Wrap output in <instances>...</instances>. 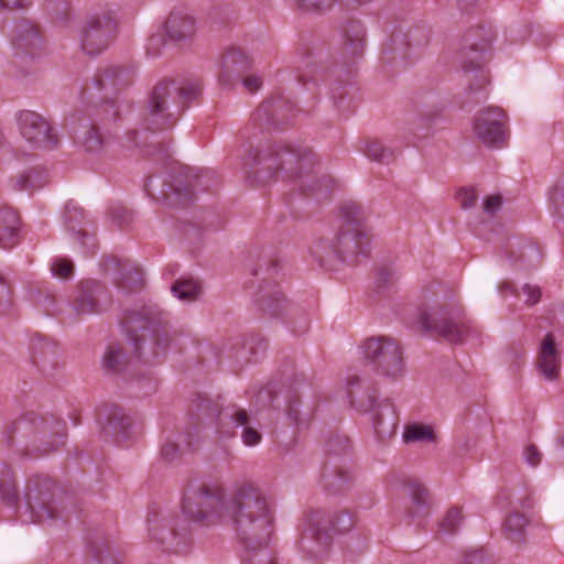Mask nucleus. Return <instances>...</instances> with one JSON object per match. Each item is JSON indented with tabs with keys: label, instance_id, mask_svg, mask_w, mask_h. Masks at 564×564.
Here are the masks:
<instances>
[{
	"label": "nucleus",
	"instance_id": "1",
	"mask_svg": "<svg viewBox=\"0 0 564 564\" xmlns=\"http://www.w3.org/2000/svg\"><path fill=\"white\" fill-rule=\"evenodd\" d=\"M183 513L193 521H224L229 517L239 538L252 547L267 545L272 535V516L263 494L253 485L245 484L232 503H227L219 490L200 487L186 495Z\"/></svg>",
	"mask_w": 564,
	"mask_h": 564
},
{
	"label": "nucleus",
	"instance_id": "2",
	"mask_svg": "<svg viewBox=\"0 0 564 564\" xmlns=\"http://www.w3.org/2000/svg\"><path fill=\"white\" fill-rule=\"evenodd\" d=\"M352 527L349 513L311 510L303 519L300 547L313 557L322 556L336 535L349 532Z\"/></svg>",
	"mask_w": 564,
	"mask_h": 564
},
{
	"label": "nucleus",
	"instance_id": "3",
	"mask_svg": "<svg viewBox=\"0 0 564 564\" xmlns=\"http://www.w3.org/2000/svg\"><path fill=\"white\" fill-rule=\"evenodd\" d=\"M200 86L196 82L176 87L173 82H162L156 85L149 100L151 122L158 128L170 127L181 110V104L196 98Z\"/></svg>",
	"mask_w": 564,
	"mask_h": 564
},
{
	"label": "nucleus",
	"instance_id": "4",
	"mask_svg": "<svg viewBox=\"0 0 564 564\" xmlns=\"http://www.w3.org/2000/svg\"><path fill=\"white\" fill-rule=\"evenodd\" d=\"M299 163V155L286 147H273L260 152L250 151L245 158V166L251 169L259 182L265 183L278 175L279 171L293 174V166Z\"/></svg>",
	"mask_w": 564,
	"mask_h": 564
},
{
	"label": "nucleus",
	"instance_id": "5",
	"mask_svg": "<svg viewBox=\"0 0 564 564\" xmlns=\"http://www.w3.org/2000/svg\"><path fill=\"white\" fill-rule=\"evenodd\" d=\"M362 352L379 375L398 379L404 373L401 349L393 339L370 338L364 343Z\"/></svg>",
	"mask_w": 564,
	"mask_h": 564
},
{
	"label": "nucleus",
	"instance_id": "6",
	"mask_svg": "<svg viewBox=\"0 0 564 564\" xmlns=\"http://www.w3.org/2000/svg\"><path fill=\"white\" fill-rule=\"evenodd\" d=\"M18 126L25 143V149L23 150L25 155H31L36 151L51 150L57 143V137L52 124L37 112L31 110L21 111L18 115Z\"/></svg>",
	"mask_w": 564,
	"mask_h": 564
},
{
	"label": "nucleus",
	"instance_id": "7",
	"mask_svg": "<svg viewBox=\"0 0 564 564\" xmlns=\"http://www.w3.org/2000/svg\"><path fill=\"white\" fill-rule=\"evenodd\" d=\"M507 115L498 107H486L479 110L473 121V134L484 145L501 148L506 143Z\"/></svg>",
	"mask_w": 564,
	"mask_h": 564
},
{
	"label": "nucleus",
	"instance_id": "8",
	"mask_svg": "<svg viewBox=\"0 0 564 564\" xmlns=\"http://www.w3.org/2000/svg\"><path fill=\"white\" fill-rule=\"evenodd\" d=\"M115 30L112 19L102 13L89 17L80 33V45L84 53L90 56L100 54L109 44Z\"/></svg>",
	"mask_w": 564,
	"mask_h": 564
},
{
	"label": "nucleus",
	"instance_id": "9",
	"mask_svg": "<svg viewBox=\"0 0 564 564\" xmlns=\"http://www.w3.org/2000/svg\"><path fill=\"white\" fill-rule=\"evenodd\" d=\"M419 323L425 329H435L447 341L453 344H462L480 335L479 328L470 319H442L436 322L432 314L423 312L420 314Z\"/></svg>",
	"mask_w": 564,
	"mask_h": 564
},
{
	"label": "nucleus",
	"instance_id": "10",
	"mask_svg": "<svg viewBox=\"0 0 564 564\" xmlns=\"http://www.w3.org/2000/svg\"><path fill=\"white\" fill-rule=\"evenodd\" d=\"M336 234L343 261L355 262L366 254L369 237L359 223L347 220Z\"/></svg>",
	"mask_w": 564,
	"mask_h": 564
},
{
	"label": "nucleus",
	"instance_id": "11",
	"mask_svg": "<svg viewBox=\"0 0 564 564\" xmlns=\"http://www.w3.org/2000/svg\"><path fill=\"white\" fill-rule=\"evenodd\" d=\"M484 36H469V45L462 53L460 64L466 70L479 68L489 57L491 52L492 33L489 30H482Z\"/></svg>",
	"mask_w": 564,
	"mask_h": 564
},
{
	"label": "nucleus",
	"instance_id": "12",
	"mask_svg": "<svg viewBox=\"0 0 564 564\" xmlns=\"http://www.w3.org/2000/svg\"><path fill=\"white\" fill-rule=\"evenodd\" d=\"M536 366L546 380H555L561 371V357L553 334L549 333L540 343Z\"/></svg>",
	"mask_w": 564,
	"mask_h": 564
},
{
	"label": "nucleus",
	"instance_id": "13",
	"mask_svg": "<svg viewBox=\"0 0 564 564\" xmlns=\"http://www.w3.org/2000/svg\"><path fill=\"white\" fill-rule=\"evenodd\" d=\"M312 258L321 265L332 269L343 261L336 232L322 236L313 241L310 247Z\"/></svg>",
	"mask_w": 564,
	"mask_h": 564
},
{
	"label": "nucleus",
	"instance_id": "14",
	"mask_svg": "<svg viewBox=\"0 0 564 564\" xmlns=\"http://www.w3.org/2000/svg\"><path fill=\"white\" fill-rule=\"evenodd\" d=\"M164 29L173 41L187 40L196 32V20L187 12L174 11L167 18Z\"/></svg>",
	"mask_w": 564,
	"mask_h": 564
},
{
	"label": "nucleus",
	"instance_id": "15",
	"mask_svg": "<svg viewBox=\"0 0 564 564\" xmlns=\"http://www.w3.org/2000/svg\"><path fill=\"white\" fill-rule=\"evenodd\" d=\"M249 66L248 55L240 48L228 50L221 61L219 80L228 84L234 74Z\"/></svg>",
	"mask_w": 564,
	"mask_h": 564
},
{
	"label": "nucleus",
	"instance_id": "16",
	"mask_svg": "<svg viewBox=\"0 0 564 564\" xmlns=\"http://www.w3.org/2000/svg\"><path fill=\"white\" fill-rule=\"evenodd\" d=\"M19 217L10 208L0 210V247L10 249L18 242Z\"/></svg>",
	"mask_w": 564,
	"mask_h": 564
},
{
	"label": "nucleus",
	"instance_id": "17",
	"mask_svg": "<svg viewBox=\"0 0 564 564\" xmlns=\"http://www.w3.org/2000/svg\"><path fill=\"white\" fill-rule=\"evenodd\" d=\"M162 312L155 305L142 307L140 312H133L127 319L128 323L133 324L135 328H154L155 325L161 323Z\"/></svg>",
	"mask_w": 564,
	"mask_h": 564
},
{
	"label": "nucleus",
	"instance_id": "18",
	"mask_svg": "<svg viewBox=\"0 0 564 564\" xmlns=\"http://www.w3.org/2000/svg\"><path fill=\"white\" fill-rule=\"evenodd\" d=\"M527 524L528 520L522 513H509L503 525V534L506 539L512 543H521L523 541V531Z\"/></svg>",
	"mask_w": 564,
	"mask_h": 564
},
{
	"label": "nucleus",
	"instance_id": "19",
	"mask_svg": "<svg viewBox=\"0 0 564 564\" xmlns=\"http://www.w3.org/2000/svg\"><path fill=\"white\" fill-rule=\"evenodd\" d=\"M24 33L25 34L20 35L14 43L15 53L20 56L28 54L33 55L34 51L41 43V39L37 32L31 25L24 26Z\"/></svg>",
	"mask_w": 564,
	"mask_h": 564
},
{
	"label": "nucleus",
	"instance_id": "20",
	"mask_svg": "<svg viewBox=\"0 0 564 564\" xmlns=\"http://www.w3.org/2000/svg\"><path fill=\"white\" fill-rule=\"evenodd\" d=\"M232 420L238 426H245L241 434V438L245 445L256 446L260 443L261 434L257 430L248 425L249 417L246 411H237L232 415Z\"/></svg>",
	"mask_w": 564,
	"mask_h": 564
},
{
	"label": "nucleus",
	"instance_id": "21",
	"mask_svg": "<svg viewBox=\"0 0 564 564\" xmlns=\"http://www.w3.org/2000/svg\"><path fill=\"white\" fill-rule=\"evenodd\" d=\"M362 152L367 158L380 163H388L394 158V152L386 148L382 142L378 140H369L365 142Z\"/></svg>",
	"mask_w": 564,
	"mask_h": 564
},
{
	"label": "nucleus",
	"instance_id": "22",
	"mask_svg": "<svg viewBox=\"0 0 564 564\" xmlns=\"http://www.w3.org/2000/svg\"><path fill=\"white\" fill-rule=\"evenodd\" d=\"M172 292L181 301H194L197 299L200 288L193 279H182L173 284Z\"/></svg>",
	"mask_w": 564,
	"mask_h": 564
},
{
	"label": "nucleus",
	"instance_id": "23",
	"mask_svg": "<svg viewBox=\"0 0 564 564\" xmlns=\"http://www.w3.org/2000/svg\"><path fill=\"white\" fill-rule=\"evenodd\" d=\"M405 488L408 495L411 497L412 502L416 508L414 512L419 513L420 509L427 506L430 502V496L426 487L419 480H409Z\"/></svg>",
	"mask_w": 564,
	"mask_h": 564
},
{
	"label": "nucleus",
	"instance_id": "24",
	"mask_svg": "<svg viewBox=\"0 0 564 564\" xmlns=\"http://www.w3.org/2000/svg\"><path fill=\"white\" fill-rule=\"evenodd\" d=\"M403 437L406 442H434L435 434L429 425L412 424L406 426Z\"/></svg>",
	"mask_w": 564,
	"mask_h": 564
},
{
	"label": "nucleus",
	"instance_id": "25",
	"mask_svg": "<svg viewBox=\"0 0 564 564\" xmlns=\"http://www.w3.org/2000/svg\"><path fill=\"white\" fill-rule=\"evenodd\" d=\"M368 411L372 415L373 424L379 427L383 424L384 420L388 419L393 424L394 412L391 404L388 401H371Z\"/></svg>",
	"mask_w": 564,
	"mask_h": 564
},
{
	"label": "nucleus",
	"instance_id": "26",
	"mask_svg": "<svg viewBox=\"0 0 564 564\" xmlns=\"http://www.w3.org/2000/svg\"><path fill=\"white\" fill-rule=\"evenodd\" d=\"M463 523V514L460 509L453 507L451 508L441 519L440 529L445 533L455 532Z\"/></svg>",
	"mask_w": 564,
	"mask_h": 564
},
{
	"label": "nucleus",
	"instance_id": "27",
	"mask_svg": "<svg viewBox=\"0 0 564 564\" xmlns=\"http://www.w3.org/2000/svg\"><path fill=\"white\" fill-rule=\"evenodd\" d=\"M75 310L78 314H93L98 312L97 297L93 292L83 291L79 293L76 302Z\"/></svg>",
	"mask_w": 564,
	"mask_h": 564
},
{
	"label": "nucleus",
	"instance_id": "28",
	"mask_svg": "<svg viewBox=\"0 0 564 564\" xmlns=\"http://www.w3.org/2000/svg\"><path fill=\"white\" fill-rule=\"evenodd\" d=\"M124 361V354L117 346H110L104 356V366L109 370H119Z\"/></svg>",
	"mask_w": 564,
	"mask_h": 564
},
{
	"label": "nucleus",
	"instance_id": "29",
	"mask_svg": "<svg viewBox=\"0 0 564 564\" xmlns=\"http://www.w3.org/2000/svg\"><path fill=\"white\" fill-rule=\"evenodd\" d=\"M296 6L305 11L322 12L330 9L338 0H294Z\"/></svg>",
	"mask_w": 564,
	"mask_h": 564
},
{
	"label": "nucleus",
	"instance_id": "30",
	"mask_svg": "<svg viewBox=\"0 0 564 564\" xmlns=\"http://www.w3.org/2000/svg\"><path fill=\"white\" fill-rule=\"evenodd\" d=\"M51 270L53 275L67 280L73 273V263L65 258H55L52 262Z\"/></svg>",
	"mask_w": 564,
	"mask_h": 564
},
{
	"label": "nucleus",
	"instance_id": "31",
	"mask_svg": "<svg viewBox=\"0 0 564 564\" xmlns=\"http://www.w3.org/2000/svg\"><path fill=\"white\" fill-rule=\"evenodd\" d=\"M354 35H348L347 50L352 54H358L362 51L365 41V30L361 26H354Z\"/></svg>",
	"mask_w": 564,
	"mask_h": 564
},
{
	"label": "nucleus",
	"instance_id": "32",
	"mask_svg": "<svg viewBox=\"0 0 564 564\" xmlns=\"http://www.w3.org/2000/svg\"><path fill=\"white\" fill-rule=\"evenodd\" d=\"M457 200L464 209L470 208L476 204L477 195L471 188H464L458 192Z\"/></svg>",
	"mask_w": 564,
	"mask_h": 564
},
{
	"label": "nucleus",
	"instance_id": "33",
	"mask_svg": "<svg viewBox=\"0 0 564 564\" xmlns=\"http://www.w3.org/2000/svg\"><path fill=\"white\" fill-rule=\"evenodd\" d=\"M85 147L88 151H98L101 147V135L98 129H91L85 140Z\"/></svg>",
	"mask_w": 564,
	"mask_h": 564
},
{
	"label": "nucleus",
	"instance_id": "34",
	"mask_svg": "<svg viewBox=\"0 0 564 564\" xmlns=\"http://www.w3.org/2000/svg\"><path fill=\"white\" fill-rule=\"evenodd\" d=\"M130 282L135 285H141L143 283L142 273L139 270L129 271V273L124 275L123 281L119 283V286L124 291H132V288L128 286Z\"/></svg>",
	"mask_w": 564,
	"mask_h": 564
},
{
	"label": "nucleus",
	"instance_id": "35",
	"mask_svg": "<svg viewBox=\"0 0 564 564\" xmlns=\"http://www.w3.org/2000/svg\"><path fill=\"white\" fill-rule=\"evenodd\" d=\"M181 449L178 445L172 441H167L162 447V456L165 460L173 462L180 456Z\"/></svg>",
	"mask_w": 564,
	"mask_h": 564
},
{
	"label": "nucleus",
	"instance_id": "36",
	"mask_svg": "<svg viewBox=\"0 0 564 564\" xmlns=\"http://www.w3.org/2000/svg\"><path fill=\"white\" fill-rule=\"evenodd\" d=\"M523 455L525 462L533 467L538 466L542 458L541 452L533 445L527 446Z\"/></svg>",
	"mask_w": 564,
	"mask_h": 564
},
{
	"label": "nucleus",
	"instance_id": "37",
	"mask_svg": "<svg viewBox=\"0 0 564 564\" xmlns=\"http://www.w3.org/2000/svg\"><path fill=\"white\" fill-rule=\"evenodd\" d=\"M523 292L527 295L525 302L530 305H533L540 301L541 290L536 285L525 284L523 285Z\"/></svg>",
	"mask_w": 564,
	"mask_h": 564
},
{
	"label": "nucleus",
	"instance_id": "38",
	"mask_svg": "<svg viewBox=\"0 0 564 564\" xmlns=\"http://www.w3.org/2000/svg\"><path fill=\"white\" fill-rule=\"evenodd\" d=\"M284 302L285 301L281 292H274L272 299H270L264 305L273 315H278L280 314V310Z\"/></svg>",
	"mask_w": 564,
	"mask_h": 564
},
{
	"label": "nucleus",
	"instance_id": "39",
	"mask_svg": "<svg viewBox=\"0 0 564 564\" xmlns=\"http://www.w3.org/2000/svg\"><path fill=\"white\" fill-rule=\"evenodd\" d=\"M261 86H262V78L259 75H254V74L248 75L243 79V87L249 93H257L261 88Z\"/></svg>",
	"mask_w": 564,
	"mask_h": 564
},
{
	"label": "nucleus",
	"instance_id": "40",
	"mask_svg": "<svg viewBox=\"0 0 564 564\" xmlns=\"http://www.w3.org/2000/svg\"><path fill=\"white\" fill-rule=\"evenodd\" d=\"M501 206V197L498 195H491L484 202V209L488 214H495Z\"/></svg>",
	"mask_w": 564,
	"mask_h": 564
},
{
	"label": "nucleus",
	"instance_id": "41",
	"mask_svg": "<svg viewBox=\"0 0 564 564\" xmlns=\"http://www.w3.org/2000/svg\"><path fill=\"white\" fill-rule=\"evenodd\" d=\"M163 45V37L161 34H153L149 39L147 50L152 55L160 53V47Z\"/></svg>",
	"mask_w": 564,
	"mask_h": 564
},
{
	"label": "nucleus",
	"instance_id": "42",
	"mask_svg": "<svg viewBox=\"0 0 564 564\" xmlns=\"http://www.w3.org/2000/svg\"><path fill=\"white\" fill-rule=\"evenodd\" d=\"M30 2L31 0H0V10L24 8Z\"/></svg>",
	"mask_w": 564,
	"mask_h": 564
},
{
	"label": "nucleus",
	"instance_id": "43",
	"mask_svg": "<svg viewBox=\"0 0 564 564\" xmlns=\"http://www.w3.org/2000/svg\"><path fill=\"white\" fill-rule=\"evenodd\" d=\"M484 554L481 551L475 550L466 554L463 564H484Z\"/></svg>",
	"mask_w": 564,
	"mask_h": 564
},
{
	"label": "nucleus",
	"instance_id": "44",
	"mask_svg": "<svg viewBox=\"0 0 564 564\" xmlns=\"http://www.w3.org/2000/svg\"><path fill=\"white\" fill-rule=\"evenodd\" d=\"M118 73H122L121 68H119V67H112V68H109V69L105 70L106 77H109V78H112V77L115 78ZM115 82L116 80L113 79V83Z\"/></svg>",
	"mask_w": 564,
	"mask_h": 564
},
{
	"label": "nucleus",
	"instance_id": "45",
	"mask_svg": "<svg viewBox=\"0 0 564 564\" xmlns=\"http://www.w3.org/2000/svg\"><path fill=\"white\" fill-rule=\"evenodd\" d=\"M481 82H482V84L480 85L479 88H482L485 86V84L488 82L487 76L485 74H481ZM476 94H480V97L477 98V101H479L480 99L485 98V94L481 91V89H478L476 91Z\"/></svg>",
	"mask_w": 564,
	"mask_h": 564
},
{
	"label": "nucleus",
	"instance_id": "46",
	"mask_svg": "<svg viewBox=\"0 0 564 564\" xmlns=\"http://www.w3.org/2000/svg\"><path fill=\"white\" fill-rule=\"evenodd\" d=\"M180 530L185 531L186 528L185 527L178 528L177 523H174V525L172 528V534H174L175 536L182 535Z\"/></svg>",
	"mask_w": 564,
	"mask_h": 564
},
{
	"label": "nucleus",
	"instance_id": "47",
	"mask_svg": "<svg viewBox=\"0 0 564 564\" xmlns=\"http://www.w3.org/2000/svg\"><path fill=\"white\" fill-rule=\"evenodd\" d=\"M528 252L530 254H538L539 253L538 249L535 247H533V246L528 247Z\"/></svg>",
	"mask_w": 564,
	"mask_h": 564
},
{
	"label": "nucleus",
	"instance_id": "48",
	"mask_svg": "<svg viewBox=\"0 0 564 564\" xmlns=\"http://www.w3.org/2000/svg\"><path fill=\"white\" fill-rule=\"evenodd\" d=\"M43 518H44V514L43 513H37L35 519L33 520L34 522H42L43 521Z\"/></svg>",
	"mask_w": 564,
	"mask_h": 564
},
{
	"label": "nucleus",
	"instance_id": "49",
	"mask_svg": "<svg viewBox=\"0 0 564 564\" xmlns=\"http://www.w3.org/2000/svg\"><path fill=\"white\" fill-rule=\"evenodd\" d=\"M26 182L25 177L24 176H21L20 180H19V188H22L23 187V184Z\"/></svg>",
	"mask_w": 564,
	"mask_h": 564
},
{
	"label": "nucleus",
	"instance_id": "50",
	"mask_svg": "<svg viewBox=\"0 0 564 564\" xmlns=\"http://www.w3.org/2000/svg\"><path fill=\"white\" fill-rule=\"evenodd\" d=\"M3 148V140H2V137L0 135V150Z\"/></svg>",
	"mask_w": 564,
	"mask_h": 564
},
{
	"label": "nucleus",
	"instance_id": "51",
	"mask_svg": "<svg viewBox=\"0 0 564 564\" xmlns=\"http://www.w3.org/2000/svg\"><path fill=\"white\" fill-rule=\"evenodd\" d=\"M46 518L51 519L52 514L50 512L46 513Z\"/></svg>",
	"mask_w": 564,
	"mask_h": 564
},
{
	"label": "nucleus",
	"instance_id": "52",
	"mask_svg": "<svg viewBox=\"0 0 564 564\" xmlns=\"http://www.w3.org/2000/svg\"><path fill=\"white\" fill-rule=\"evenodd\" d=\"M133 345H134V348L138 350V343L135 341Z\"/></svg>",
	"mask_w": 564,
	"mask_h": 564
}]
</instances>
